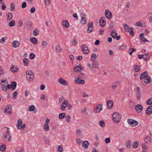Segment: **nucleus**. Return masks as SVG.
<instances>
[{
    "label": "nucleus",
    "mask_w": 152,
    "mask_h": 152,
    "mask_svg": "<svg viewBox=\"0 0 152 152\" xmlns=\"http://www.w3.org/2000/svg\"><path fill=\"white\" fill-rule=\"evenodd\" d=\"M4 132L3 134L2 139L4 140H6L7 138V141L10 142L11 141V136L10 135V131L8 127H5L4 129Z\"/></svg>",
    "instance_id": "nucleus-1"
},
{
    "label": "nucleus",
    "mask_w": 152,
    "mask_h": 152,
    "mask_svg": "<svg viewBox=\"0 0 152 152\" xmlns=\"http://www.w3.org/2000/svg\"><path fill=\"white\" fill-rule=\"evenodd\" d=\"M26 80L28 82L32 81L34 79L33 72L31 70H28L26 72Z\"/></svg>",
    "instance_id": "nucleus-2"
},
{
    "label": "nucleus",
    "mask_w": 152,
    "mask_h": 152,
    "mask_svg": "<svg viewBox=\"0 0 152 152\" xmlns=\"http://www.w3.org/2000/svg\"><path fill=\"white\" fill-rule=\"evenodd\" d=\"M112 118L114 123H118L120 121L121 117L120 114L118 112H115L112 115Z\"/></svg>",
    "instance_id": "nucleus-3"
},
{
    "label": "nucleus",
    "mask_w": 152,
    "mask_h": 152,
    "mask_svg": "<svg viewBox=\"0 0 152 152\" xmlns=\"http://www.w3.org/2000/svg\"><path fill=\"white\" fill-rule=\"evenodd\" d=\"M75 83L79 84H84L85 83V81L83 80V77L80 76L75 79Z\"/></svg>",
    "instance_id": "nucleus-4"
},
{
    "label": "nucleus",
    "mask_w": 152,
    "mask_h": 152,
    "mask_svg": "<svg viewBox=\"0 0 152 152\" xmlns=\"http://www.w3.org/2000/svg\"><path fill=\"white\" fill-rule=\"evenodd\" d=\"M121 82L119 80H117L114 82L111 86V89L113 91H115L117 87L121 84Z\"/></svg>",
    "instance_id": "nucleus-5"
},
{
    "label": "nucleus",
    "mask_w": 152,
    "mask_h": 152,
    "mask_svg": "<svg viewBox=\"0 0 152 152\" xmlns=\"http://www.w3.org/2000/svg\"><path fill=\"white\" fill-rule=\"evenodd\" d=\"M81 48L84 54H87L90 51L88 49L87 46L85 44H83L81 45Z\"/></svg>",
    "instance_id": "nucleus-6"
},
{
    "label": "nucleus",
    "mask_w": 152,
    "mask_h": 152,
    "mask_svg": "<svg viewBox=\"0 0 152 152\" xmlns=\"http://www.w3.org/2000/svg\"><path fill=\"white\" fill-rule=\"evenodd\" d=\"M102 105L101 104H98L94 107V111L95 113H99L102 110Z\"/></svg>",
    "instance_id": "nucleus-7"
},
{
    "label": "nucleus",
    "mask_w": 152,
    "mask_h": 152,
    "mask_svg": "<svg viewBox=\"0 0 152 152\" xmlns=\"http://www.w3.org/2000/svg\"><path fill=\"white\" fill-rule=\"evenodd\" d=\"M127 122L128 124L131 125L132 127L136 126L138 124L137 121L133 120L132 119H128Z\"/></svg>",
    "instance_id": "nucleus-8"
},
{
    "label": "nucleus",
    "mask_w": 152,
    "mask_h": 152,
    "mask_svg": "<svg viewBox=\"0 0 152 152\" xmlns=\"http://www.w3.org/2000/svg\"><path fill=\"white\" fill-rule=\"evenodd\" d=\"M99 26L104 27L105 25L106 22L105 21V18L104 17H102L99 22Z\"/></svg>",
    "instance_id": "nucleus-9"
},
{
    "label": "nucleus",
    "mask_w": 152,
    "mask_h": 152,
    "mask_svg": "<svg viewBox=\"0 0 152 152\" xmlns=\"http://www.w3.org/2000/svg\"><path fill=\"white\" fill-rule=\"evenodd\" d=\"M105 14L106 18L109 19L112 18V15L111 12L108 10H106L105 12Z\"/></svg>",
    "instance_id": "nucleus-10"
},
{
    "label": "nucleus",
    "mask_w": 152,
    "mask_h": 152,
    "mask_svg": "<svg viewBox=\"0 0 152 152\" xmlns=\"http://www.w3.org/2000/svg\"><path fill=\"white\" fill-rule=\"evenodd\" d=\"M12 110L11 106L7 105L4 110V112L5 113L11 114L12 113Z\"/></svg>",
    "instance_id": "nucleus-11"
},
{
    "label": "nucleus",
    "mask_w": 152,
    "mask_h": 152,
    "mask_svg": "<svg viewBox=\"0 0 152 152\" xmlns=\"http://www.w3.org/2000/svg\"><path fill=\"white\" fill-rule=\"evenodd\" d=\"M143 108L142 106L140 104H138L135 106V109L138 113L141 112Z\"/></svg>",
    "instance_id": "nucleus-12"
},
{
    "label": "nucleus",
    "mask_w": 152,
    "mask_h": 152,
    "mask_svg": "<svg viewBox=\"0 0 152 152\" xmlns=\"http://www.w3.org/2000/svg\"><path fill=\"white\" fill-rule=\"evenodd\" d=\"M5 80H1L2 83L1 84V88L2 90L4 91H6L7 90V86L8 83V82L5 83Z\"/></svg>",
    "instance_id": "nucleus-13"
},
{
    "label": "nucleus",
    "mask_w": 152,
    "mask_h": 152,
    "mask_svg": "<svg viewBox=\"0 0 152 152\" xmlns=\"http://www.w3.org/2000/svg\"><path fill=\"white\" fill-rule=\"evenodd\" d=\"M93 23L92 22L89 23L88 25V28L87 29V32L88 33L92 32L93 30Z\"/></svg>",
    "instance_id": "nucleus-14"
},
{
    "label": "nucleus",
    "mask_w": 152,
    "mask_h": 152,
    "mask_svg": "<svg viewBox=\"0 0 152 152\" xmlns=\"http://www.w3.org/2000/svg\"><path fill=\"white\" fill-rule=\"evenodd\" d=\"M27 28L28 30H31L33 28L32 23L31 21H28L26 24Z\"/></svg>",
    "instance_id": "nucleus-15"
},
{
    "label": "nucleus",
    "mask_w": 152,
    "mask_h": 152,
    "mask_svg": "<svg viewBox=\"0 0 152 152\" xmlns=\"http://www.w3.org/2000/svg\"><path fill=\"white\" fill-rule=\"evenodd\" d=\"M113 102L111 100H109L107 102V104L108 108L109 109H111L113 107Z\"/></svg>",
    "instance_id": "nucleus-16"
},
{
    "label": "nucleus",
    "mask_w": 152,
    "mask_h": 152,
    "mask_svg": "<svg viewBox=\"0 0 152 152\" xmlns=\"http://www.w3.org/2000/svg\"><path fill=\"white\" fill-rule=\"evenodd\" d=\"M83 69V67L80 64L79 66L75 67L74 69V71L75 72L80 71V70H82Z\"/></svg>",
    "instance_id": "nucleus-17"
},
{
    "label": "nucleus",
    "mask_w": 152,
    "mask_h": 152,
    "mask_svg": "<svg viewBox=\"0 0 152 152\" xmlns=\"http://www.w3.org/2000/svg\"><path fill=\"white\" fill-rule=\"evenodd\" d=\"M58 81L59 83L63 85L66 86L67 84V82L63 78H61L58 80Z\"/></svg>",
    "instance_id": "nucleus-18"
},
{
    "label": "nucleus",
    "mask_w": 152,
    "mask_h": 152,
    "mask_svg": "<svg viewBox=\"0 0 152 152\" xmlns=\"http://www.w3.org/2000/svg\"><path fill=\"white\" fill-rule=\"evenodd\" d=\"M93 69L94 68L99 69V65L98 62L96 60L94 61L92 64Z\"/></svg>",
    "instance_id": "nucleus-19"
},
{
    "label": "nucleus",
    "mask_w": 152,
    "mask_h": 152,
    "mask_svg": "<svg viewBox=\"0 0 152 152\" xmlns=\"http://www.w3.org/2000/svg\"><path fill=\"white\" fill-rule=\"evenodd\" d=\"M152 113V105L149 106L147 108L146 113L148 115H150Z\"/></svg>",
    "instance_id": "nucleus-20"
},
{
    "label": "nucleus",
    "mask_w": 152,
    "mask_h": 152,
    "mask_svg": "<svg viewBox=\"0 0 152 152\" xmlns=\"http://www.w3.org/2000/svg\"><path fill=\"white\" fill-rule=\"evenodd\" d=\"M22 124V121L21 119H18L17 121V127L18 129H20V127L21 125Z\"/></svg>",
    "instance_id": "nucleus-21"
},
{
    "label": "nucleus",
    "mask_w": 152,
    "mask_h": 152,
    "mask_svg": "<svg viewBox=\"0 0 152 152\" xmlns=\"http://www.w3.org/2000/svg\"><path fill=\"white\" fill-rule=\"evenodd\" d=\"M151 78L148 76L146 77L145 79L144 82L146 84L151 83Z\"/></svg>",
    "instance_id": "nucleus-22"
},
{
    "label": "nucleus",
    "mask_w": 152,
    "mask_h": 152,
    "mask_svg": "<svg viewBox=\"0 0 152 152\" xmlns=\"http://www.w3.org/2000/svg\"><path fill=\"white\" fill-rule=\"evenodd\" d=\"M89 144V142L87 141H85L82 143L83 147L86 149H87L88 148Z\"/></svg>",
    "instance_id": "nucleus-23"
},
{
    "label": "nucleus",
    "mask_w": 152,
    "mask_h": 152,
    "mask_svg": "<svg viewBox=\"0 0 152 152\" xmlns=\"http://www.w3.org/2000/svg\"><path fill=\"white\" fill-rule=\"evenodd\" d=\"M19 42L17 40H14L12 42V46L15 48H16L19 46Z\"/></svg>",
    "instance_id": "nucleus-24"
},
{
    "label": "nucleus",
    "mask_w": 152,
    "mask_h": 152,
    "mask_svg": "<svg viewBox=\"0 0 152 152\" xmlns=\"http://www.w3.org/2000/svg\"><path fill=\"white\" fill-rule=\"evenodd\" d=\"M123 26L125 31L127 32H129L130 30L132 29V27L130 28L125 23L124 24Z\"/></svg>",
    "instance_id": "nucleus-25"
},
{
    "label": "nucleus",
    "mask_w": 152,
    "mask_h": 152,
    "mask_svg": "<svg viewBox=\"0 0 152 152\" xmlns=\"http://www.w3.org/2000/svg\"><path fill=\"white\" fill-rule=\"evenodd\" d=\"M63 26L66 28H68L69 26V23L67 20H63L62 21Z\"/></svg>",
    "instance_id": "nucleus-26"
},
{
    "label": "nucleus",
    "mask_w": 152,
    "mask_h": 152,
    "mask_svg": "<svg viewBox=\"0 0 152 152\" xmlns=\"http://www.w3.org/2000/svg\"><path fill=\"white\" fill-rule=\"evenodd\" d=\"M110 35L114 39H115L117 35V33L116 31L114 29L112 30L110 33Z\"/></svg>",
    "instance_id": "nucleus-27"
},
{
    "label": "nucleus",
    "mask_w": 152,
    "mask_h": 152,
    "mask_svg": "<svg viewBox=\"0 0 152 152\" xmlns=\"http://www.w3.org/2000/svg\"><path fill=\"white\" fill-rule=\"evenodd\" d=\"M30 40L32 43L34 45H37L38 43L37 39L35 37H31L30 38Z\"/></svg>",
    "instance_id": "nucleus-28"
},
{
    "label": "nucleus",
    "mask_w": 152,
    "mask_h": 152,
    "mask_svg": "<svg viewBox=\"0 0 152 152\" xmlns=\"http://www.w3.org/2000/svg\"><path fill=\"white\" fill-rule=\"evenodd\" d=\"M148 72L147 71H145L143 73H142L140 75V79H142L144 78H145L148 75Z\"/></svg>",
    "instance_id": "nucleus-29"
},
{
    "label": "nucleus",
    "mask_w": 152,
    "mask_h": 152,
    "mask_svg": "<svg viewBox=\"0 0 152 152\" xmlns=\"http://www.w3.org/2000/svg\"><path fill=\"white\" fill-rule=\"evenodd\" d=\"M151 138L149 136H147L144 139L145 142L149 144L151 142Z\"/></svg>",
    "instance_id": "nucleus-30"
},
{
    "label": "nucleus",
    "mask_w": 152,
    "mask_h": 152,
    "mask_svg": "<svg viewBox=\"0 0 152 152\" xmlns=\"http://www.w3.org/2000/svg\"><path fill=\"white\" fill-rule=\"evenodd\" d=\"M16 85L17 83L15 81L12 82L11 85V89L12 90H14L16 88Z\"/></svg>",
    "instance_id": "nucleus-31"
},
{
    "label": "nucleus",
    "mask_w": 152,
    "mask_h": 152,
    "mask_svg": "<svg viewBox=\"0 0 152 152\" xmlns=\"http://www.w3.org/2000/svg\"><path fill=\"white\" fill-rule=\"evenodd\" d=\"M10 70L13 72H16L19 70V69L16 67H14L13 66H11L10 68Z\"/></svg>",
    "instance_id": "nucleus-32"
},
{
    "label": "nucleus",
    "mask_w": 152,
    "mask_h": 152,
    "mask_svg": "<svg viewBox=\"0 0 152 152\" xmlns=\"http://www.w3.org/2000/svg\"><path fill=\"white\" fill-rule=\"evenodd\" d=\"M7 20L8 21L10 20L12 18V14L11 12H9L7 14Z\"/></svg>",
    "instance_id": "nucleus-33"
},
{
    "label": "nucleus",
    "mask_w": 152,
    "mask_h": 152,
    "mask_svg": "<svg viewBox=\"0 0 152 152\" xmlns=\"http://www.w3.org/2000/svg\"><path fill=\"white\" fill-rule=\"evenodd\" d=\"M134 69L136 72H138L140 70V66L138 65H136L134 66Z\"/></svg>",
    "instance_id": "nucleus-34"
},
{
    "label": "nucleus",
    "mask_w": 152,
    "mask_h": 152,
    "mask_svg": "<svg viewBox=\"0 0 152 152\" xmlns=\"http://www.w3.org/2000/svg\"><path fill=\"white\" fill-rule=\"evenodd\" d=\"M28 110L29 111H33L34 110L35 107L34 105H31L29 106Z\"/></svg>",
    "instance_id": "nucleus-35"
},
{
    "label": "nucleus",
    "mask_w": 152,
    "mask_h": 152,
    "mask_svg": "<svg viewBox=\"0 0 152 152\" xmlns=\"http://www.w3.org/2000/svg\"><path fill=\"white\" fill-rule=\"evenodd\" d=\"M139 145V142L136 141L133 143L132 147L133 148H136L138 147Z\"/></svg>",
    "instance_id": "nucleus-36"
},
{
    "label": "nucleus",
    "mask_w": 152,
    "mask_h": 152,
    "mask_svg": "<svg viewBox=\"0 0 152 152\" xmlns=\"http://www.w3.org/2000/svg\"><path fill=\"white\" fill-rule=\"evenodd\" d=\"M23 62L25 66H27L29 64V60L27 58L24 59L23 60Z\"/></svg>",
    "instance_id": "nucleus-37"
},
{
    "label": "nucleus",
    "mask_w": 152,
    "mask_h": 152,
    "mask_svg": "<svg viewBox=\"0 0 152 152\" xmlns=\"http://www.w3.org/2000/svg\"><path fill=\"white\" fill-rule=\"evenodd\" d=\"M66 117V114L64 113H62L59 114L58 118L60 119H62Z\"/></svg>",
    "instance_id": "nucleus-38"
},
{
    "label": "nucleus",
    "mask_w": 152,
    "mask_h": 152,
    "mask_svg": "<svg viewBox=\"0 0 152 152\" xmlns=\"http://www.w3.org/2000/svg\"><path fill=\"white\" fill-rule=\"evenodd\" d=\"M81 23L83 24H86L87 22V19L86 18L82 17L80 20Z\"/></svg>",
    "instance_id": "nucleus-39"
},
{
    "label": "nucleus",
    "mask_w": 152,
    "mask_h": 152,
    "mask_svg": "<svg viewBox=\"0 0 152 152\" xmlns=\"http://www.w3.org/2000/svg\"><path fill=\"white\" fill-rule=\"evenodd\" d=\"M15 5L14 3H12L10 4V10L11 11H14L15 10Z\"/></svg>",
    "instance_id": "nucleus-40"
},
{
    "label": "nucleus",
    "mask_w": 152,
    "mask_h": 152,
    "mask_svg": "<svg viewBox=\"0 0 152 152\" xmlns=\"http://www.w3.org/2000/svg\"><path fill=\"white\" fill-rule=\"evenodd\" d=\"M99 125L102 127L103 128L105 126L104 122L103 120L100 121L99 122Z\"/></svg>",
    "instance_id": "nucleus-41"
},
{
    "label": "nucleus",
    "mask_w": 152,
    "mask_h": 152,
    "mask_svg": "<svg viewBox=\"0 0 152 152\" xmlns=\"http://www.w3.org/2000/svg\"><path fill=\"white\" fill-rule=\"evenodd\" d=\"M6 149V146L5 145H1L0 146V150L2 151H5Z\"/></svg>",
    "instance_id": "nucleus-42"
},
{
    "label": "nucleus",
    "mask_w": 152,
    "mask_h": 152,
    "mask_svg": "<svg viewBox=\"0 0 152 152\" xmlns=\"http://www.w3.org/2000/svg\"><path fill=\"white\" fill-rule=\"evenodd\" d=\"M135 51L136 50L135 49L133 48H131L129 50L128 53L130 55H131L132 54L133 52L134 51Z\"/></svg>",
    "instance_id": "nucleus-43"
},
{
    "label": "nucleus",
    "mask_w": 152,
    "mask_h": 152,
    "mask_svg": "<svg viewBox=\"0 0 152 152\" xmlns=\"http://www.w3.org/2000/svg\"><path fill=\"white\" fill-rule=\"evenodd\" d=\"M44 130L46 131H49V128L48 124H45L44 126Z\"/></svg>",
    "instance_id": "nucleus-44"
},
{
    "label": "nucleus",
    "mask_w": 152,
    "mask_h": 152,
    "mask_svg": "<svg viewBox=\"0 0 152 152\" xmlns=\"http://www.w3.org/2000/svg\"><path fill=\"white\" fill-rule=\"evenodd\" d=\"M15 23L14 20H12L10 21L9 23V25L10 27H12L15 25Z\"/></svg>",
    "instance_id": "nucleus-45"
},
{
    "label": "nucleus",
    "mask_w": 152,
    "mask_h": 152,
    "mask_svg": "<svg viewBox=\"0 0 152 152\" xmlns=\"http://www.w3.org/2000/svg\"><path fill=\"white\" fill-rule=\"evenodd\" d=\"M42 45L43 48H45L48 44V42L46 41H43L42 43Z\"/></svg>",
    "instance_id": "nucleus-46"
},
{
    "label": "nucleus",
    "mask_w": 152,
    "mask_h": 152,
    "mask_svg": "<svg viewBox=\"0 0 152 152\" xmlns=\"http://www.w3.org/2000/svg\"><path fill=\"white\" fill-rule=\"evenodd\" d=\"M143 58L145 61L147 60L149 56L147 54H145L142 55Z\"/></svg>",
    "instance_id": "nucleus-47"
},
{
    "label": "nucleus",
    "mask_w": 152,
    "mask_h": 152,
    "mask_svg": "<svg viewBox=\"0 0 152 152\" xmlns=\"http://www.w3.org/2000/svg\"><path fill=\"white\" fill-rule=\"evenodd\" d=\"M44 140L46 144H48L49 143L50 140L47 137H44Z\"/></svg>",
    "instance_id": "nucleus-48"
},
{
    "label": "nucleus",
    "mask_w": 152,
    "mask_h": 152,
    "mask_svg": "<svg viewBox=\"0 0 152 152\" xmlns=\"http://www.w3.org/2000/svg\"><path fill=\"white\" fill-rule=\"evenodd\" d=\"M146 103L149 105H151L152 104V98L149 99L147 100Z\"/></svg>",
    "instance_id": "nucleus-49"
},
{
    "label": "nucleus",
    "mask_w": 152,
    "mask_h": 152,
    "mask_svg": "<svg viewBox=\"0 0 152 152\" xmlns=\"http://www.w3.org/2000/svg\"><path fill=\"white\" fill-rule=\"evenodd\" d=\"M68 104V102L67 100H65L63 102L62 105L67 107Z\"/></svg>",
    "instance_id": "nucleus-50"
},
{
    "label": "nucleus",
    "mask_w": 152,
    "mask_h": 152,
    "mask_svg": "<svg viewBox=\"0 0 152 152\" xmlns=\"http://www.w3.org/2000/svg\"><path fill=\"white\" fill-rule=\"evenodd\" d=\"M66 122L68 123L70 121V116L69 115H67L66 117Z\"/></svg>",
    "instance_id": "nucleus-51"
},
{
    "label": "nucleus",
    "mask_w": 152,
    "mask_h": 152,
    "mask_svg": "<svg viewBox=\"0 0 152 152\" xmlns=\"http://www.w3.org/2000/svg\"><path fill=\"white\" fill-rule=\"evenodd\" d=\"M35 57V55L33 53H31L29 56V58L30 59H34Z\"/></svg>",
    "instance_id": "nucleus-52"
},
{
    "label": "nucleus",
    "mask_w": 152,
    "mask_h": 152,
    "mask_svg": "<svg viewBox=\"0 0 152 152\" xmlns=\"http://www.w3.org/2000/svg\"><path fill=\"white\" fill-rule=\"evenodd\" d=\"M56 49L57 51L59 53L61 52V50L59 45H57L56 46Z\"/></svg>",
    "instance_id": "nucleus-53"
},
{
    "label": "nucleus",
    "mask_w": 152,
    "mask_h": 152,
    "mask_svg": "<svg viewBox=\"0 0 152 152\" xmlns=\"http://www.w3.org/2000/svg\"><path fill=\"white\" fill-rule=\"evenodd\" d=\"M39 32V30L38 29H36L34 30L33 32V34L34 36H36L37 35Z\"/></svg>",
    "instance_id": "nucleus-54"
},
{
    "label": "nucleus",
    "mask_w": 152,
    "mask_h": 152,
    "mask_svg": "<svg viewBox=\"0 0 152 152\" xmlns=\"http://www.w3.org/2000/svg\"><path fill=\"white\" fill-rule=\"evenodd\" d=\"M132 142L131 141H128V142H127L126 144V147L128 148H129L130 147V143Z\"/></svg>",
    "instance_id": "nucleus-55"
},
{
    "label": "nucleus",
    "mask_w": 152,
    "mask_h": 152,
    "mask_svg": "<svg viewBox=\"0 0 152 152\" xmlns=\"http://www.w3.org/2000/svg\"><path fill=\"white\" fill-rule=\"evenodd\" d=\"M23 149L21 148H17L15 149L16 152H22Z\"/></svg>",
    "instance_id": "nucleus-56"
},
{
    "label": "nucleus",
    "mask_w": 152,
    "mask_h": 152,
    "mask_svg": "<svg viewBox=\"0 0 152 152\" xmlns=\"http://www.w3.org/2000/svg\"><path fill=\"white\" fill-rule=\"evenodd\" d=\"M96 59V56L94 54H92L91 56V61H95V60Z\"/></svg>",
    "instance_id": "nucleus-57"
},
{
    "label": "nucleus",
    "mask_w": 152,
    "mask_h": 152,
    "mask_svg": "<svg viewBox=\"0 0 152 152\" xmlns=\"http://www.w3.org/2000/svg\"><path fill=\"white\" fill-rule=\"evenodd\" d=\"M126 46L125 45H122L119 47V49L121 50H123L126 49Z\"/></svg>",
    "instance_id": "nucleus-58"
},
{
    "label": "nucleus",
    "mask_w": 152,
    "mask_h": 152,
    "mask_svg": "<svg viewBox=\"0 0 152 152\" xmlns=\"http://www.w3.org/2000/svg\"><path fill=\"white\" fill-rule=\"evenodd\" d=\"M58 150L59 152H62L63 151V148L61 145H59L58 146Z\"/></svg>",
    "instance_id": "nucleus-59"
},
{
    "label": "nucleus",
    "mask_w": 152,
    "mask_h": 152,
    "mask_svg": "<svg viewBox=\"0 0 152 152\" xmlns=\"http://www.w3.org/2000/svg\"><path fill=\"white\" fill-rule=\"evenodd\" d=\"M18 94V93L17 91H15L13 93V97L14 98V99H15L16 98Z\"/></svg>",
    "instance_id": "nucleus-60"
},
{
    "label": "nucleus",
    "mask_w": 152,
    "mask_h": 152,
    "mask_svg": "<svg viewBox=\"0 0 152 152\" xmlns=\"http://www.w3.org/2000/svg\"><path fill=\"white\" fill-rule=\"evenodd\" d=\"M72 43L73 45H76L77 44V42L76 40L75 39H74L72 41Z\"/></svg>",
    "instance_id": "nucleus-61"
},
{
    "label": "nucleus",
    "mask_w": 152,
    "mask_h": 152,
    "mask_svg": "<svg viewBox=\"0 0 152 152\" xmlns=\"http://www.w3.org/2000/svg\"><path fill=\"white\" fill-rule=\"evenodd\" d=\"M6 37H3L0 40V42L1 43H3V42H4L6 39Z\"/></svg>",
    "instance_id": "nucleus-62"
},
{
    "label": "nucleus",
    "mask_w": 152,
    "mask_h": 152,
    "mask_svg": "<svg viewBox=\"0 0 152 152\" xmlns=\"http://www.w3.org/2000/svg\"><path fill=\"white\" fill-rule=\"evenodd\" d=\"M26 6V2L25 1L23 2L22 4L21 7L23 8H25Z\"/></svg>",
    "instance_id": "nucleus-63"
},
{
    "label": "nucleus",
    "mask_w": 152,
    "mask_h": 152,
    "mask_svg": "<svg viewBox=\"0 0 152 152\" xmlns=\"http://www.w3.org/2000/svg\"><path fill=\"white\" fill-rule=\"evenodd\" d=\"M110 141V138L109 137L106 138L104 140L105 142L107 143H109Z\"/></svg>",
    "instance_id": "nucleus-64"
}]
</instances>
